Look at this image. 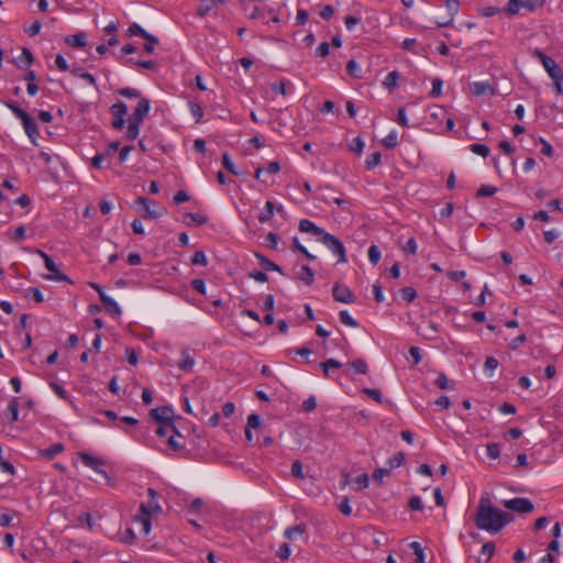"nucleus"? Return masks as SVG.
Masks as SVG:
<instances>
[{
  "label": "nucleus",
  "mask_w": 563,
  "mask_h": 563,
  "mask_svg": "<svg viewBox=\"0 0 563 563\" xmlns=\"http://www.w3.org/2000/svg\"><path fill=\"white\" fill-rule=\"evenodd\" d=\"M514 520L512 515L493 506L488 497H482L474 517L477 529L488 532H499Z\"/></svg>",
  "instance_id": "f257e3e1"
},
{
  "label": "nucleus",
  "mask_w": 563,
  "mask_h": 563,
  "mask_svg": "<svg viewBox=\"0 0 563 563\" xmlns=\"http://www.w3.org/2000/svg\"><path fill=\"white\" fill-rule=\"evenodd\" d=\"M151 109L150 100L146 98H140L137 106L128 118V130L125 136L130 141L137 139L140 134V126L145 118L148 115Z\"/></svg>",
  "instance_id": "f03ea898"
},
{
  "label": "nucleus",
  "mask_w": 563,
  "mask_h": 563,
  "mask_svg": "<svg viewBox=\"0 0 563 563\" xmlns=\"http://www.w3.org/2000/svg\"><path fill=\"white\" fill-rule=\"evenodd\" d=\"M7 107L20 119L23 129L29 136L30 141L37 145L36 141L40 135L36 122L30 117V114L15 103H5Z\"/></svg>",
  "instance_id": "7ed1b4c3"
},
{
  "label": "nucleus",
  "mask_w": 563,
  "mask_h": 563,
  "mask_svg": "<svg viewBox=\"0 0 563 563\" xmlns=\"http://www.w3.org/2000/svg\"><path fill=\"white\" fill-rule=\"evenodd\" d=\"M156 434L158 437H168L167 444L173 451H179L184 448V444L176 439H183L181 434L178 432L174 423H163L159 424L156 429Z\"/></svg>",
  "instance_id": "20e7f679"
},
{
  "label": "nucleus",
  "mask_w": 563,
  "mask_h": 563,
  "mask_svg": "<svg viewBox=\"0 0 563 563\" xmlns=\"http://www.w3.org/2000/svg\"><path fill=\"white\" fill-rule=\"evenodd\" d=\"M319 241L324 244L334 255L338 256L339 263L347 262L346 250L343 243L336 236L324 232Z\"/></svg>",
  "instance_id": "39448f33"
},
{
  "label": "nucleus",
  "mask_w": 563,
  "mask_h": 563,
  "mask_svg": "<svg viewBox=\"0 0 563 563\" xmlns=\"http://www.w3.org/2000/svg\"><path fill=\"white\" fill-rule=\"evenodd\" d=\"M36 254L43 258L46 269L52 273L48 275H44L45 279L55 282H67L70 284L73 283L67 275L59 272L57 265L49 255H47L42 250H36Z\"/></svg>",
  "instance_id": "423d86ee"
},
{
  "label": "nucleus",
  "mask_w": 563,
  "mask_h": 563,
  "mask_svg": "<svg viewBox=\"0 0 563 563\" xmlns=\"http://www.w3.org/2000/svg\"><path fill=\"white\" fill-rule=\"evenodd\" d=\"M534 56L540 60L552 79H563V70L550 56L538 48L534 51Z\"/></svg>",
  "instance_id": "0eeeda50"
},
{
  "label": "nucleus",
  "mask_w": 563,
  "mask_h": 563,
  "mask_svg": "<svg viewBox=\"0 0 563 563\" xmlns=\"http://www.w3.org/2000/svg\"><path fill=\"white\" fill-rule=\"evenodd\" d=\"M112 115L111 125L114 130L121 131L125 125V115L128 113V106L123 101H118L110 107Z\"/></svg>",
  "instance_id": "6e6552de"
},
{
  "label": "nucleus",
  "mask_w": 563,
  "mask_h": 563,
  "mask_svg": "<svg viewBox=\"0 0 563 563\" xmlns=\"http://www.w3.org/2000/svg\"><path fill=\"white\" fill-rule=\"evenodd\" d=\"M147 495H148L147 503H142L140 505V509H139L137 514L147 515V516L161 514L162 507L158 503V495H157L156 490L152 487H148Z\"/></svg>",
  "instance_id": "1a4fd4ad"
},
{
  "label": "nucleus",
  "mask_w": 563,
  "mask_h": 563,
  "mask_svg": "<svg viewBox=\"0 0 563 563\" xmlns=\"http://www.w3.org/2000/svg\"><path fill=\"white\" fill-rule=\"evenodd\" d=\"M504 506L507 509L519 514H529L534 509L532 501L528 498L522 497H516L509 500H505Z\"/></svg>",
  "instance_id": "9d476101"
},
{
  "label": "nucleus",
  "mask_w": 563,
  "mask_h": 563,
  "mask_svg": "<svg viewBox=\"0 0 563 563\" xmlns=\"http://www.w3.org/2000/svg\"><path fill=\"white\" fill-rule=\"evenodd\" d=\"M136 203L143 206L145 219H157L162 217V211L159 210V203L155 200H148L144 197H139L136 199Z\"/></svg>",
  "instance_id": "9b49d317"
},
{
  "label": "nucleus",
  "mask_w": 563,
  "mask_h": 563,
  "mask_svg": "<svg viewBox=\"0 0 563 563\" xmlns=\"http://www.w3.org/2000/svg\"><path fill=\"white\" fill-rule=\"evenodd\" d=\"M80 461L88 467L92 468L97 473L103 475L106 478H109L108 473L102 468L104 465L103 460L100 457L93 456L87 452L79 453Z\"/></svg>",
  "instance_id": "f8f14e48"
},
{
  "label": "nucleus",
  "mask_w": 563,
  "mask_h": 563,
  "mask_svg": "<svg viewBox=\"0 0 563 563\" xmlns=\"http://www.w3.org/2000/svg\"><path fill=\"white\" fill-rule=\"evenodd\" d=\"M332 295L335 301L343 303H353L355 301V295L352 290L344 285L334 284Z\"/></svg>",
  "instance_id": "ddd939ff"
},
{
  "label": "nucleus",
  "mask_w": 563,
  "mask_h": 563,
  "mask_svg": "<svg viewBox=\"0 0 563 563\" xmlns=\"http://www.w3.org/2000/svg\"><path fill=\"white\" fill-rule=\"evenodd\" d=\"M173 410L170 407H157L150 411V417L158 424L174 423L173 422Z\"/></svg>",
  "instance_id": "4468645a"
},
{
  "label": "nucleus",
  "mask_w": 563,
  "mask_h": 563,
  "mask_svg": "<svg viewBox=\"0 0 563 563\" xmlns=\"http://www.w3.org/2000/svg\"><path fill=\"white\" fill-rule=\"evenodd\" d=\"M445 8L448 10V19L443 21H438L437 25L439 27H449L453 24L454 18L460 10V1L459 0H444Z\"/></svg>",
  "instance_id": "2eb2a0df"
},
{
  "label": "nucleus",
  "mask_w": 563,
  "mask_h": 563,
  "mask_svg": "<svg viewBox=\"0 0 563 563\" xmlns=\"http://www.w3.org/2000/svg\"><path fill=\"white\" fill-rule=\"evenodd\" d=\"M445 8L448 10V19L443 21H438L437 25L439 27H449L453 24L454 18L460 10V1L459 0H444Z\"/></svg>",
  "instance_id": "dca6fc26"
},
{
  "label": "nucleus",
  "mask_w": 563,
  "mask_h": 563,
  "mask_svg": "<svg viewBox=\"0 0 563 563\" xmlns=\"http://www.w3.org/2000/svg\"><path fill=\"white\" fill-rule=\"evenodd\" d=\"M299 230L303 233H310L314 236H317L318 241L321 239V236L324 234V229L316 225L312 221L308 219H302L299 222Z\"/></svg>",
  "instance_id": "f3484780"
},
{
  "label": "nucleus",
  "mask_w": 563,
  "mask_h": 563,
  "mask_svg": "<svg viewBox=\"0 0 563 563\" xmlns=\"http://www.w3.org/2000/svg\"><path fill=\"white\" fill-rule=\"evenodd\" d=\"M65 43L76 48H82L87 45V34L82 31L65 37Z\"/></svg>",
  "instance_id": "a211bd4d"
},
{
  "label": "nucleus",
  "mask_w": 563,
  "mask_h": 563,
  "mask_svg": "<svg viewBox=\"0 0 563 563\" xmlns=\"http://www.w3.org/2000/svg\"><path fill=\"white\" fill-rule=\"evenodd\" d=\"M255 257L258 260V263L261 265V267L265 271V272H269V271H275V272H278L279 274L282 275H285V272L284 269L275 264L274 262H272L271 260H268L266 256H264L263 254H260V253H255Z\"/></svg>",
  "instance_id": "6ab92c4d"
},
{
  "label": "nucleus",
  "mask_w": 563,
  "mask_h": 563,
  "mask_svg": "<svg viewBox=\"0 0 563 563\" xmlns=\"http://www.w3.org/2000/svg\"><path fill=\"white\" fill-rule=\"evenodd\" d=\"M100 300L108 313H110L111 316L121 314V308L111 297H109L106 294H101Z\"/></svg>",
  "instance_id": "aec40b11"
},
{
  "label": "nucleus",
  "mask_w": 563,
  "mask_h": 563,
  "mask_svg": "<svg viewBox=\"0 0 563 563\" xmlns=\"http://www.w3.org/2000/svg\"><path fill=\"white\" fill-rule=\"evenodd\" d=\"M195 364L194 357L190 355L188 350L181 352V361L178 363L179 369L183 372H191Z\"/></svg>",
  "instance_id": "412c9836"
},
{
  "label": "nucleus",
  "mask_w": 563,
  "mask_h": 563,
  "mask_svg": "<svg viewBox=\"0 0 563 563\" xmlns=\"http://www.w3.org/2000/svg\"><path fill=\"white\" fill-rule=\"evenodd\" d=\"M298 278L306 285L311 286L314 282V272L310 266L303 265L298 273Z\"/></svg>",
  "instance_id": "4be33fe9"
},
{
  "label": "nucleus",
  "mask_w": 563,
  "mask_h": 563,
  "mask_svg": "<svg viewBox=\"0 0 563 563\" xmlns=\"http://www.w3.org/2000/svg\"><path fill=\"white\" fill-rule=\"evenodd\" d=\"M274 211H275V205L269 200L266 201L264 209L261 211V213L257 217L258 221L261 223L268 222L273 218Z\"/></svg>",
  "instance_id": "5701e85b"
},
{
  "label": "nucleus",
  "mask_w": 563,
  "mask_h": 563,
  "mask_svg": "<svg viewBox=\"0 0 563 563\" xmlns=\"http://www.w3.org/2000/svg\"><path fill=\"white\" fill-rule=\"evenodd\" d=\"M472 93L474 96H483L486 93H493L494 89L487 82L477 81L471 86Z\"/></svg>",
  "instance_id": "b1692460"
},
{
  "label": "nucleus",
  "mask_w": 563,
  "mask_h": 563,
  "mask_svg": "<svg viewBox=\"0 0 563 563\" xmlns=\"http://www.w3.org/2000/svg\"><path fill=\"white\" fill-rule=\"evenodd\" d=\"M64 449L65 448H64L63 443H54L51 446H48L47 449L42 450L41 455L51 460V459L55 457L56 455H58L59 453H62L64 451Z\"/></svg>",
  "instance_id": "393cba45"
},
{
  "label": "nucleus",
  "mask_w": 563,
  "mask_h": 563,
  "mask_svg": "<svg viewBox=\"0 0 563 563\" xmlns=\"http://www.w3.org/2000/svg\"><path fill=\"white\" fill-rule=\"evenodd\" d=\"M128 36L139 35L143 38H152V34L146 32L140 24L133 23L126 31Z\"/></svg>",
  "instance_id": "a878e982"
},
{
  "label": "nucleus",
  "mask_w": 563,
  "mask_h": 563,
  "mask_svg": "<svg viewBox=\"0 0 563 563\" xmlns=\"http://www.w3.org/2000/svg\"><path fill=\"white\" fill-rule=\"evenodd\" d=\"M71 73H73L74 76L79 77V78L86 80L91 86H96V84H97L96 78L93 77V75H91L88 71H85L82 68L75 67V68L71 69Z\"/></svg>",
  "instance_id": "bb28decb"
},
{
  "label": "nucleus",
  "mask_w": 563,
  "mask_h": 563,
  "mask_svg": "<svg viewBox=\"0 0 563 563\" xmlns=\"http://www.w3.org/2000/svg\"><path fill=\"white\" fill-rule=\"evenodd\" d=\"M434 384L440 389L446 390V389H453L454 383L450 380L444 373H440L434 380Z\"/></svg>",
  "instance_id": "cd10ccee"
},
{
  "label": "nucleus",
  "mask_w": 563,
  "mask_h": 563,
  "mask_svg": "<svg viewBox=\"0 0 563 563\" xmlns=\"http://www.w3.org/2000/svg\"><path fill=\"white\" fill-rule=\"evenodd\" d=\"M152 516L137 514L135 520L142 525V532L147 536L152 529Z\"/></svg>",
  "instance_id": "c85d7f7f"
},
{
  "label": "nucleus",
  "mask_w": 563,
  "mask_h": 563,
  "mask_svg": "<svg viewBox=\"0 0 563 563\" xmlns=\"http://www.w3.org/2000/svg\"><path fill=\"white\" fill-rule=\"evenodd\" d=\"M405 460H406V454L404 452L396 453L395 455L389 457L387 461L388 470L390 471V470L401 466L402 463L405 462Z\"/></svg>",
  "instance_id": "c756f323"
},
{
  "label": "nucleus",
  "mask_w": 563,
  "mask_h": 563,
  "mask_svg": "<svg viewBox=\"0 0 563 563\" xmlns=\"http://www.w3.org/2000/svg\"><path fill=\"white\" fill-rule=\"evenodd\" d=\"M7 410L10 415L11 422H15L19 420V399L16 397L10 400Z\"/></svg>",
  "instance_id": "7c9ffc66"
},
{
  "label": "nucleus",
  "mask_w": 563,
  "mask_h": 563,
  "mask_svg": "<svg viewBox=\"0 0 563 563\" xmlns=\"http://www.w3.org/2000/svg\"><path fill=\"white\" fill-rule=\"evenodd\" d=\"M522 8V0H509L503 12L508 15H515Z\"/></svg>",
  "instance_id": "2f4dec72"
},
{
  "label": "nucleus",
  "mask_w": 563,
  "mask_h": 563,
  "mask_svg": "<svg viewBox=\"0 0 563 563\" xmlns=\"http://www.w3.org/2000/svg\"><path fill=\"white\" fill-rule=\"evenodd\" d=\"M188 107H189L191 115L195 118V121L197 123L201 122L202 117H203L202 107L199 103L194 102V101H189Z\"/></svg>",
  "instance_id": "473e14b6"
},
{
  "label": "nucleus",
  "mask_w": 563,
  "mask_h": 563,
  "mask_svg": "<svg viewBox=\"0 0 563 563\" xmlns=\"http://www.w3.org/2000/svg\"><path fill=\"white\" fill-rule=\"evenodd\" d=\"M128 64L134 65V66H137V67H141V68H145V69H151V70L157 68V63L154 62V60H143V59L130 58L128 60Z\"/></svg>",
  "instance_id": "72a5a7b5"
},
{
  "label": "nucleus",
  "mask_w": 563,
  "mask_h": 563,
  "mask_svg": "<svg viewBox=\"0 0 563 563\" xmlns=\"http://www.w3.org/2000/svg\"><path fill=\"white\" fill-rule=\"evenodd\" d=\"M306 528L303 525H296L292 527H289L285 530L284 536L288 540H294L297 534H302L305 532Z\"/></svg>",
  "instance_id": "f704fd0d"
},
{
  "label": "nucleus",
  "mask_w": 563,
  "mask_h": 563,
  "mask_svg": "<svg viewBox=\"0 0 563 563\" xmlns=\"http://www.w3.org/2000/svg\"><path fill=\"white\" fill-rule=\"evenodd\" d=\"M342 364L335 358H329L325 362L319 363V367L323 369L325 377H329V368H340Z\"/></svg>",
  "instance_id": "c9c22d12"
},
{
  "label": "nucleus",
  "mask_w": 563,
  "mask_h": 563,
  "mask_svg": "<svg viewBox=\"0 0 563 563\" xmlns=\"http://www.w3.org/2000/svg\"><path fill=\"white\" fill-rule=\"evenodd\" d=\"M19 59H20V63H21V64H19V67H29L34 62L33 54L26 47H24L22 49V54L19 57Z\"/></svg>",
  "instance_id": "e433bc0d"
},
{
  "label": "nucleus",
  "mask_w": 563,
  "mask_h": 563,
  "mask_svg": "<svg viewBox=\"0 0 563 563\" xmlns=\"http://www.w3.org/2000/svg\"><path fill=\"white\" fill-rule=\"evenodd\" d=\"M470 150L474 154L479 155L482 157H487L489 155V153H490V150H489V147L487 145L479 144V143L471 144Z\"/></svg>",
  "instance_id": "4c0bfd02"
},
{
  "label": "nucleus",
  "mask_w": 563,
  "mask_h": 563,
  "mask_svg": "<svg viewBox=\"0 0 563 563\" xmlns=\"http://www.w3.org/2000/svg\"><path fill=\"white\" fill-rule=\"evenodd\" d=\"M380 161L382 154L379 152H375L368 155V157L365 161V166L367 169H373L380 164Z\"/></svg>",
  "instance_id": "58836bf2"
},
{
  "label": "nucleus",
  "mask_w": 563,
  "mask_h": 563,
  "mask_svg": "<svg viewBox=\"0 0 563 563\" xmlns=\"http://www.w3.org/2000/svg\"><path fill=\"white\" fill-rule=\"evenodd\" d=\"M27 298H32L35 302L40 303L44 301V296L38 287H30L26 289Z\"/></svg>",
  "instance_id": "ea45409f"
},
{
  "label": "nucleus",
  "mask_w": 563,
  "mask_h": 563,
  "mask_svg": "<svg viewBox=\"0 0 563 563\" xmlns=\"http://www.w3.org/2000/svg\"><path fill=\"white\" fill-rule=\"evenodd\" d=\"M339 318H340V321L347 327H352V328L358 327V323L356 322V320L353 319L352 316L346 310L340 311Z\"/></svg>",
  "instance_id": "a19ab883"
},
{
  "label": "nucleus",
  "mask_w": 563,
  "mask_h": 563,
  "mask_svg": "<svg viewBox=\"0 0 563 563\" xmlns=\"http://www.w3.org/2000/svg\"><path fill=\"white\" fill-rule=\"evenodd\" d=\"M545 3V0H522V8L527 9L529 12H533L534 10L542 8Z\"/></svg>",
  "instance_id": "79ce46f5"
},
{
  "label": "nucleus",
  "mask_w": 563,
  "mask_h": 563,
  "mask_svg": "<svg viewBox=\"0 0 563 563\" xmlns=\"http://www.w3.org/2000/svg\"><path fill=\"white\" fill-rule=\"evenodd\" d=\"M292 250L302 253L309 261H313L316 258L303 245H301L298 238L292 239Z\"/></svg>",
  "instance_id": "37998d69"
},
{
  "label": "nucleus",
  "mask_w": 563,
  "mask_h": 563,
  "mask_svg": "<svg viewBox=\"0 0 563 563\" xmlns=\"http://www.w3.org/2000/svg\"><path fill=\"white\" fill-rule=\"evenodd\" d=\"M398 78H399V74L394 70V71H390L385 80H384V86L388 89H394L395 87H397V81H398Z\"/></svg>",
  "instance_id": "c03bdc74"
},
{
  "label": "nucleus",
  "mask_w": 563,
  "mask_h": 563,
  "mask_svg": "<svg viewBox=\"0 0 563 563\" xmlns=\"http://www.w3.org/2000/svg\"><path fill=\"white\" fill-rule=\"evenodd\" d=\"M362 393L367 395L369 398H372L373 400H375L376 402L378 404H383L384 400H383V396H382V393L379 389H376V388H363L362 389Z\"/></svg>",
  "instance_id": "a18cd8bd"
},
{
  "label": "nucleus",
  "mask_w": 563,
  "mask_h": 563,
  "mask_svg": "<svg viewBox=\"0 0 563 563\" xmlns=\"http://www.w3.org/2000/svg\"><path fill=\"white\" fill-rule=\"evenodd\" d=\"M119 540L124 544H132L135 540V533L131 528H126L120 533Z\"/></svg>",
  "instance_id": "49530a36"
},
{
  "label": "nucleus",
  "mask_w": 563,
  "mask_h": 563,
  "mask_svg": "<svg viewBox=\"0 0 563 563\" xmlns=\"http://www.w3.org/2000/svg\"><path fill=\"white\" fill-rule=\"evenodd\" d=\"M118 93L125 98H142L141 91L131 87H124L118 90Z\"/></svg>",
  "instance_id": "de8ad7c7"
},
{
  "label": "nucleus",
  "mask_w": 563,
  "mask_h": 563,
  "mask_svg": "<svg viewBox=\"0 0 563 563\" xmlns=\"http://www.w3.org/2000/svg\"><path fill=\"white\" fill-rule=\"evenodd\" d=\"M401 297L408 302H412L417 298V291L413 287H404L400 289Z\"/></svg>",
  "instance_id": "09e8293b"
},
{
  "label": "nucleus",
  "mask_w": 563,
  "mask_h": 563,
  "mask_svg": "<svg viewBox=\"0 0 563 563\" xmlns=\"http://www.w3.org/2000/svg\"><path fill=\"white\" fill-rule=\"evenodd\" d=\"M191 263L194 265L207 266L208 260L203 251H196L191 256Z\"/></svg>",
  "instance_id": "8fccbe9b"
},
{
  "label": "nucleus",
  "mask_w": 563,
  "mask_h": 563,
  "mask_svg": "<svg viewBox=\"0 0 563 563\" xmlns=\"http://www.w3.org/2000/svg\"><path fill=\"white\" fill-rule=\"evenodd\" d=\"M350 366L355 371V373L366 374L367 373V364L364 360L357 358L350 363Z\"/></svg>",
  "instance_id": "3c124183"
},
{
  "label": "nucleus",
  "mask_w": 563,
  "mask_h": 563,
  "mask_svg": "<svg viewBox=\"0 0 563 563\" xmlns=\"http://www.w3.org/2000/svg\"><path fill=\"white\" fill-rule=\"evenodd\" d=\"M286 85H287L286 80L275 81L271 85V89L275 93H280L283 96H287L288 90H287Z\"/></svg>",
  "instance_id": "603ef678"
},
{
  "label": "nucleus",
  "mask_w": 563,
  "mask_h": 563,
  "mask_svg": "<svg viewBox=\"0 0 563 563\" xmlns=\"http://www.w3.org/2000/svg\"><path fill=\"white\" fill-rule=\"evenodd\" d=\"M497 192V188L489 185H483L478 188L476 196L477 197H492Z\"/></svg>",
  "instance_id": "864d4df0"
},
{
  "label": "nucleus",
  "mask_w": 563,
  "mask_h": 563,
  "mask_svg": "<svg viewBox=\"0 0 563 563\" xmlns=\"http://www.w3.org/2000/svg\"><path fill=\"white\" fill-rule=\"evenodd\" d=\"M382 143H383V145L386 148H394V147H396L397 144H398L396 132H390L388 135H386L383 139Z\"/></svg>",
  "instance_id": "5fc2aeb1"
},
{
  "label": "nucleus",
  "mask_w": 563,
  "mask_h": 563,
  "mask_svg": "<svg viewBox=\"0 0 563 563\" xmlns=\"http://www.w3.org/2000/svg\"><path fill=\"white\" fill-rule=\"evenodd\" d=\"M500 12H503V9H500L498 7H494V5L484 7L478 10V13L486 18L496 15Z\"/></svg>",
  "instance_id": "6e6d98bb"
},
{
  "label": "nucleus",
  "mask_w": 563,
  "mask_h": 563,
  "mask_svg": "<svg viewBox=\"0 0 563 563\" xmlns=\"http://www.w3.org/2000/svg\"><path fill=\"white\" fill-rule=\"evenodd\" d=\"M368 260L373 265H376L380 260V251L376 245H371L368 249Z\"/></svg>",
  "instance_id": "4d7b16f0"
},
{
  "label": "nucleus",
  "mask_w": 563,
  "mask_h": 563,
  "mask_svg": "<svg viewBox=\"0 0 563 563\" xmlns=\"http://www.w3.org/2000/svg\"><path fill=\"white\" fill-rule=\"evenodd\" d=\"M442 85H443V82H442V80L440 78H434L432 80V89H431L429 96L431 98L439 97L441 95V92H442Z\"/></svg>",
  "instance_id": "13d9d810"
},
{
  "label": "nucleus",
  "mask_w": 563,
  "mask_h": 563,
  "mask_svg": "<svg viewBox=\"0 0 563 563\" xmlns=\"http://www.w3.org/2000/svg\"><path fill=\"white\" fill-rule=\"evenodd\" d=\"M494 552H495V543L494 542L489 541V542H486L483 544L482 554L487 556L486 563L490 562V559L494 555Z\"/></svg>",
  "instance_id": "bf43d9fd"
},
{
  "label": "nucleus",
  "mask_w": 563,
  "mask_h": 563,
  "mask_svg": "<svg viewBox=\"0 0 563 563\" xmlns=\"http://www.w3.org/2000/svg\"><path fill=\"white\" fill-rule=\"evenodd\" d=\"M222 165L228 172L234 175L239 174L238 170L235 169V165L232 163L230 155L227 152L223 153L222 155Z\"/></svg>",
  "instance_id": "052dcab7"
},
{
  "label": "nucleus",
  "mask_w": 563,
  "mask_h": 563,
  "mask_svg": "<svg viewBox=\"0 0 563 563\" xmlns=\"http://www.w3.org/2000/svg\"><path fill=\"white\" fill-rule=\"evenodd\" d=\"M486 449H487V455L490 459L496 460L500 456V449H499L498 443H495V442L488 443Z\"/></svg>",
  "instance_id": "680f3d73"
},
{
  "label": "nucleus",
  "mask_w": 563,
  "mask_h": 563,
  "mask_svg": "<svg viewBox=\"0 0 563 563\" xmlns=\"http://www.w3.org/2000/svg\"><path fill=\"white\" fill-rule=\"evenodd\" d=\"M49 387L60 399L66 400L68 398V393L66 391V389L56 382H51Z\"/></svg>",
  "instance_id": "e2e57ef3"
},
{
  "label": "nucleus",
  "mask_w": 563,
  "mask_h": 563,
  "mask_svg": "<svg viewBox=\"0 0 563 563\" xmlns=\"http://www.w3.org/2000/svg\"><path fill=\"white\" fill-rule=\"evenodd\" d=\"M346 71L349 73V75H351L355 78L361 77L358 64L354 59H351L347 62Z\"/></svg>",
  "instance_id": "0e129e2a"
},
{
  "label": "nucleus",
  "mask_w": 563,
  "mask_h": 563,
  "mask_svg": "<svg viewBox=\"0 0 563 563\" xmlns=\"http://www.w3.org/2000/svg\"><path fill=\"white\" fill-rule=\"evenodd\" d=\"M410 548L413 550V552L417 556V562L423 563L424 562V552H423V549L421 548L420 543L415 541V542L410 543Z\"/></svg>",
  "instance_id": "69168bd1"
},
{
  "label": "nucleus",
  "mask_w": 563,
  "mask_h": 563,
  "mask_svg": "<svg viewBox=\"0 0 563 563\" xmlns=\"http://www.w3.org/2000/svg\"><path fill=\"white\" fill-rule=\"evenodd\" d=\"M363 148H364V142L361 139V136H356L355 139H353V141L350 145V150L356 154H361L363 152Z\"/></svg>",
  "instance_id": "338daca9"
},
{
  "label": "nucleus",
  "mask_w": 563,
  "mask_h": 563,
  "mask_svg": "<svg viewBox=\"0 0 563 563\" xmlns=\"http://www.w3.org/2000/svg\"><path fill=\"white\" fill-rule=\"evenodd\" d=\"M390 473V471L388 468H376L373 474H372V477L375 482H377L378 484H380L384 479L385 476H388Z\"/></svg>",
  "instance_id": "774afa93"
}]
</instances>
